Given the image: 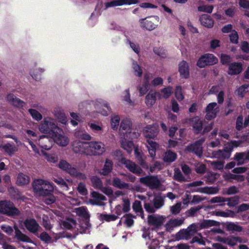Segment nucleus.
Returning a JSON list of instances; mask_svg holds the SVG:
<instances>
[{"instance_id": "nucleus-1", "label": "nucleus", "mask_w": 249, "mask_h": 249, "mask_svg": "<svg viewBox=\"0 0 249 249\" xmlns=\"http://www.w3.org/2000/svg\"><path fill=\"white\" fill-rule=\"evenodd\" d=\"M120 133L121 135V142L122 147L128 153H131L134 149L136 158L139 163L143 168L147 169L148 165L142 158V153L137 147H134L132 141L129 140L137 138L138 136L133 130L132 122L130 119L125 118L123 119L120 125Z\"/></svg>"}, {"instance_id": "nucleus-2", "label": "nucleus", "mask_w": 249, "mask_h": 249, "mask_svg": "<svg viewBox=\"0 0 249 249\" xmlns=\"http://www.w3.org/2000/svg\"><path fill=\"white\" fill-rule=\"evenodd\" d=\"M158 125L155 124L149 125L145 127L143 130L144 136L148 138L147 140L148 144L147 147L150 156L153 160L155 159L156 150L159 148V144L150 139L155 137L158 133Z\"/></svg>"}, {"instance_id": "nucleus-3", "label": "nucleus", "mask_w": 249, "mask_h": 249, "mask_svg": "<svg viewBox=\"0 0 249 249\" xmlns=\"http://www.w3.org/2000/svg\"><path fill=\"white\" fill-rule=\"evenodd\" d=\"M39 131L50 136H52L56 131V129H59L57 121L54 118L50 117H45L38 125Z\"/></svg>"}, {"instance_id": "nucleus-4", "label": "nucleus", "mask_w": 249, "mask_h": 249, "mask_svg": "<svg viewBox=\"0 0 249 249\" xmlns=\"http://www.w3.org/2000/svg\"><path fill=\"white\" fill-rule=\"evenodd\" d=\"M33 187L34 191L39 195H48L53 190L52 183L42 179L35 180Z\"/></svg>"}, {"instance_id": "nucleus-5", "label": "nucleus", "mask_w": 249, "mask_h": 249, "mask_svg": "<svg viewBox=\"0 0 249 249\" xmlns=\"http://www.w3.org/2000/svg\"><path fill=\"white\" fill-rule=\"evenodd\" d=\"M139 22L142 28L148 31H152L158 26L160 23V19L158 16H152L140 19Z\"/></svg>"}, {"instance_id": "nucleus-6", "label": "nucleus", "mask_w": 249, "mask_h": 249, "mask_svg": "<svg viewBox=\"0 0 249 249\" xmlns=\"http://www.w3.org/2000/svg\"><path fill=\"white\" fill-rule=\"evenodd\" d=\"M58 167L72 176L78 177L82 179L86 178V176L84 174L79 172L74 166L70 164L64 160H61L59 161Z\"/></svg>"}, {"instance_id": "nucleus-7", "label": "nucleus", "mask_w": 249, "mask_h": 249, "mask_svg": "<svg viewBox=\"0 0 249 249\" xmlns=\"http://www.w3.org/2000/svg\"><path fill=\"white\" fill-rule=\"evenodd\" d=\"M241 144L239 142L232 141L225 145L223 150H218L213 153V156L218 159H227L231 156V153L234 147H238Z\"/></svg>"}, {"instance_id": "nucleus-8", "label": "nucleus", "mask_w": 249, "mask_h": 249, "mask_svg": "<svg viewBox=\"0 0 249 249\" xmlns=\"http://www.w3.org/2000/svg\"><path fill=\"white\" fill-rule=\"evenodd\" d=\"M105 145L100 141L88 142V156H99L105 151Z\"/></svg>"}, {"instance_id": "nucleus-9", "label": "nucleus", "mask_w": 249, "mask_h": 249, "mask_svg": "<svg viewBox=\"0 0 249 249\" xmlns=\"http://www.w3.org/2000/svg\"><path fill=\"white\" fill-rule=\"evenodd\" d=\"M35 141L34 139L29 140V142L31 145L33 150L35 152L40 155L41 154L45 157L46 160L49 162L56 163L58 160V157L55 153H47L43 152L42 150H39V148L37 147L35 144L32 141Z\"/></svg>"}, {"instance_id": "nucleus-10", "label": "nucleus", "mask_w": 249, "mask_h": 249, "mask_svg": "<svg viewBox=\"0 0 249 249\" xmlns=\"http://www.w3.org/2000/svg\"><path fill=\"white\" fill-rule=\"evenodd\" d=\"M0 213L9 216H14L18 214L19 211L15 208L13 204L7 201L0 202Z\"/></svg>"}, {"instance_id": "nucleus-11", "label": "nucleus", "mask_w": 249, "mask_h": 249, "mask_svg": "<svg viewBox=\"0 0 249 249\" xmlns=\"http://www.w3.org/2000/svg\"><path fill=\"white\" fill-rule=\"evenodd\" d=\"M203 182L201 181H196L193 182L189 184L190 187H194V191L202 193L213 195L215 194L218 192V188L217 187H198L203 185Z\"/></svg>"}, {"instance_id": "nucleus-12", "label": "nucleus", "mask_w": 249, "mask_h": 249, "mask_svg": "<svg viewBox=\"0 0 249 249\" xmlns=\"http://www.w3.org/2000/svg\"><path fill=\"white\" fill-rule=\"evenodd\" d=\"M218 62L217 58L213 54L206 53L201 56L197 62L199 68H204L207 65H212Z\"/></svg>"}, {"instance_id": "nucleus-13", "label": "nucleus", "mask_w": 249, "mask_h": 249, "mask_svg": "<svg viewBox=\"0 0 249 249\" xmlns=\"http://www.w3.org/2000/svg\"><path fill=\"white\" fill-rule=\"evenodd\" d=\"M71 145L75 153L88 156V142L76 140L72 142Z\"/></svg>"}, {"instance_id": "nucleus-14", "label": "nucleus", "mask_w": 249, "mask_h": 249, "mask_svg": "<svg viewBox=\"0 0 249 249\" xmlns=\"http://www.w3.org/2000/svg\"><path fill=\"white\" fill-rule=\"evenodd\" d=\"M219 111V107L215 102L208 104L205 109L206 119L211 120L214 118Z\"/></svg>"}, {"instance_id": "nucleus-15", "label": "nucleus", "mask_w": 249, "mask_h": 249, "mask_svg": "<svg viewBox=\"0 0 249 249\" xmlns=\"http://www.w3.org/2000/svg\"><path fill=\"white\" fill-rule=\"evenodd\" d=\"M51 137L53 142L61 147H66L70 142V139L67 136L58 133L57 131Z\"/></svg>"}, {"instance_id": "nucleus-16", "label": "nucleus", "mask_w": 249, "mask_h": 249, "mask_svg": "<svg viewBox=\"0 0 249 249\" xmlns=\"http://www.w3.org/2000/svg\"><path fill=\"white\" fill-rule=\"evenodd\" d=\"M140 182L152 189H157L159 187L160 185V180L157 177L155 176L142 178H140Z\"/></svg>"}, {"instance_id": "nucleus-17", "label": "nucleus", "mask_w": 249, "mask_h": 249, "mask_svg": "<svg viewBox=\"0 0 249 249\" xmlns=\"http://www.w3.org/2000/svg\"><path fill=\"white\" fill-rule=\"evenodd\" d=\"M95 108L103 116H107L110 111V108L108 103L102 100L97 101L95 104Z\"/></svg>"}, {"instance_id": "nucleus-18", "label": "nucleus", "mask_w": 249, "mask_h": 249, "mask_svg": "<svg viewBox=\"0 0 249 249\" xmlns=\"http://www.w3.org/2000/svg\"><path fill=\"white\" fill-rule=\"evenodd\" d=\"M53 139L52 138H49L46 136H41L38 139V142L36 141V143L39 146L40 148L46 150H50L53 144Z\"/></svg>"}, {"instance_id": "nucleus-19", "label": "nucleus", "mask_w": 249, "mask_h": 249, "mask_svg": "<svg viewBox=\"0 0 249 249\" xmlns=\"http://www.w3.org/2000/svg\"><path fill=\"white\" fill-rule=\"evenodd\" d=\"M139 2V0H114L105 3L106 8L124 5H131Z\"/></svg>"}, {"instance_id": "nucleus-20", "label": "nucleus", "mask_w": 249, "mask_h": 249, "mask_svg": "<svg viewBox=\"0 0 249 249\" xmlns=\"http://www.w3.org/2000/svg\"><path fill=\"white\" fill-rule=\"evenodd\" d=\"M121 162L125 165V167L131 172L139 175L142 174V170L135 163L126 160L124 158L121 159Z\"/></svg>"}, {"instance_id": "nucleus-21", "label": "nucleus", "mask_w": 249, "mask_h": 249, "mask_svg": "<svg viewBox=\"0 0 249 249\" xmlns=\"http://www.w3.org/2000/svg\"><path fill=\"white\" fill-rule=\"evenodd\" d=\"M91 182L93 186L101 190V191L108 196H111L113 195V191L110 187H102V182L100 179L96 177H94L91 178Z\"/></svg>"}, {"instance_id": "nucleus-22", "label": "nucleus", "mask_w": 249, "mask_h": 249, "mask_svg": "<svg viewBox=\"0 0 249 249\" xmlns=\"http://www.w3.org/2000/svg\"><path fill=\"white\" fill-rule=\"evenodd\" d=\"M204 142V139L199 140L196 142L188 146L187 147V150L194 152L198 156L200 157L202 153L201 145Z\"/></svg>"}, {"instance_id": "nucleus-23", "label": "nucleus", "mask_w": 249, "mask_h": 249, "mask_svg": "<svg viewBox=\"0 0 249 249\" xmlns=\"http://www.w3.org/2000/svg\"><path fill=\"white\" fill-rule=\"evenodd\" d=\"M178 71L182 78H188L189 77V65L186 61L182 60L179 63Z\"/></svg>"}, {"instance_id": "nucleus-24", "label": "nucleus", "mask_w": 249, "mask_h": 249, "mask_svg": "<svg viewBox=\"0 0 249 249\" xmlns=\"http://www.w3.org/2000/svg\"><path fill=\"white\" fill-rule=\"evenodd\" d=\"M45 71V70L43 68L37 67L30 69L29 74L34 80L40 81L42 79V74Z\"/></svg>"}, {"instance_id": "nucleus-25", "label": "nucleus", "mask_w": 249, "mask_h": 249, "mask_svg": "<svg viewBox=\"0 0 249 249\" xmlns=\"http://www.w3.org/2000/svg\"><path fill=\"white\" fill-rule=\"evenodd\" d=\"M6 100L11 104L18 107H22L25 103L17 98L13 93H9L6 96Z\"/></svg>"}, {"instance_id": "nucleus-26", "label": "nucleus", "mask_w": 249, "mask_h": 249, "mask_svg": "<svg viewBox=\"0 0 249 249\" xmlns=\"http://www.w3.org/2000/svg\"><path fill=\"white\" fill-rule=\"evenodd\" d=\"M164 221V218L162 216L155 215L154 214L149 216L148 222L149 225L155 227L160 226Z\"/></svg>"}, {"instance_id": "nucleus-27", "label": "nucleus", "mask_w": 249, "mask_h": 249, "mask_svg": "<svg viewBox=\"0 0 249 249\" xmlns=\"http://www.w3.org/2000/svg\"><path fill=\"white\" fill-rule=\"evenodd\" d=\"M92 199H90L89 202L93 205H103V201L106 200V198L102 195L98 193L93 192L91 193Z\"/></svg>"}, {"instance_id": "nucleus-28", "label": "nucleus", "mask_w": 249, "mask_h": 249, "mask_svg": "<svg viewBox=\"0 0 249 249\" xmlns=\"http://www.w3.org/2000/svg\"><path fill=\"white\" fill-rule=\"evenodd\" d=\"M26 229L31 232L36 233L38 230L39 225L34 219H28L24 222Z\"/></svg>"}, {"instance_id": "nucleus-29", "label": "nucleus", "mask_w": 249, "mask_h": 249, "mask_svg": "<svg viewBox=\"0 0 249 249\" xmlns=\"http://www.w3.org/2000/svg\"><path fill=\"white\" fill-rule=\"evenodd\" d=\"M159 99L161 98V95L159 92H150L146 96L145 103L148 107H152L156 102V97Z\"/></svg>"}, {"instance_id": "nucleus-30", "label": "nucleus", "mask_w": 249, "mask_h": 249, "mask_svg": "<svg viewBox=\"0 0 249 249\" xmlns=\"http://www.w3.org/2000/svg\"><path fill=\"white\" fill-rule=\"evenodd\" d=\"M242 71V64L241 63H232L229 65L228 73L231 75L240 73Z\"/></svg>"}, {"instance_id": "nucleus-31", "label": "nucleus", "mask_w": 249, "mask_h": 249, "mask_svg": "<svg viewBox=\"0 0 249 249\" xmlns=\"http://www.w3.org/2000/svg\"><path fill=\"white\" fill-rule=\"evenodd\" d=\"M200 21L202 25L211 28L213 25V21L210 16L207 14H203L200 18Z\"/></svg>"}, {"instance_id": "nucleus-32", "label": "nucleus", "mask_w": 249, "mask_h": 249, "mask_svg": "<svg viewBox=\"0 0 249 249\" xmlns=\"http://www.w3.org/2000/svg\"><path fill=\"white\" fill-rule=\"evenodd\" d=\"M220 241L230 246H233L236 245L238 243L242 242L241 239L240 238L233 236H230L227 238H222Z\"/></svg>"}, {"instance_id": "nucleus-33", "label": "nucleus", "mask_w": 249, "mask_h": 249, "mask_svg": "<svg viewBox=\"0 0 249 249\" xmlns=\"http://www.w3.org/2000/svg\"><path fill=\"white\" fill-rule=\"evenodd\" d=\"M30 182V178L23 173L18 174L16 183L18 185L23 186L28 184Z\"/></svg>"}, {"instance_id": "nucleus-34", "label": "nucleus", "mask_w": 249, "mask_h": 249, "mask_svg": "<svg viewBox=\"0 0 249 249\" xmlns=\"http://www.w3.org/2000/svg\"><path fill=\"white\" fill-rule=\"evenodd\" d=\"M1 148L4 151L9 155H12L18 150V147L14 144L11 143H6L2 145Z\"/></svg>"}, {"instance_id": "nucleus-35", "label": "nucleus", "mask_w": 249, "mask_h": 249, "mask_svg": "<svg viewBox=\"0 0 249 249\" xmlns=\"http://www.w3.org/2000/svg\"><path fill=\"white\" fill-rule=\"evenodd\" d=\"M74 212L78 216L86 219H89V215L87 209L85 207H80L74 209Z\"/></svg>"}, {"instance_id": "nucleus-36", "label": "nucleus", "mask_w": 249, "mask_h": 249, "mask_svg": "<svg viewBox=\"0 0 249 249\" xmlns=\"http://www.w3.org/2000/svg\"><path fill=\"white\" fill-rule=\"evenodd\" d=\"M191 121L193 127L196 132H200L203 127L202 121L197 117L193 118Z\"/></svg>"}, {"instance_id": "nucleus-37", "label": "nucleus", "mask_w": 249, "mask_h": 249, "mask_svg": "<svg viewBox=\"0 0 249 249\" xmlns=\"http://www.w3.org/2000/svg\"><path fill=\"white\" fill-rule=\"evenodd\" d=\"M122 98L123 101L125 102L127 105L130 106H135V104L134 102L130 99V94L129 89H126L124 91L123 93Z\"/></svg>"}, {"instance_id": "nucleus-38", "label": "nucleus", "mask_w": 249, "mask_h": 249, "mask_svg": "<svg viewBox=\"0 0 249 249\" xmlns=\"http://www.w3.org/2000/svg\"><path fill=\"white\" fill-rule=\"evenodd\" d=\"M74 136L85 140L91 139V136L83 130L76 129L74 133Z\"/></svg>"}, {"instance_id": "nucleus-39", "label": "nucleus", "mask_w": 249, "mask_h": 249, "mask_svg": "<svg viewBox=\"0 0 249 249\" xmlns=\"http://www.w3.org/2000/svg\"><path fill=\"white\" fill-rule=\"evenodd\" d=\"M14 229L15 230L16 236L18 240L26 242H31L30 239L26 235L22 233L18 229L17 226H15Z\"/></svg>"}, {"instance_id": "nucleus-40", "label": "nucleus", "mask_w": 249, "mask_h": 249, "mask_svg": "<svg viewBox=\"0 0 249 249\" xmlns=\"http://www.w3.org/2000/svg\"><path fill=\"white\" fill-rule=\"evenodd\" d=\"M28 112L32 118L35 121L38 122L41 121L43 118L42 115L35 109L30 108L28 110Z\"/></svg>"}, {"instance_id": "nucleus-41", "label": "nucleus", "mask_w": 249, "mask_h": 249, "mask_svg": "<svg viewBox=\"0 0 249 249\" xmlns=\"http://www.w3.org/2000/svg\"><path fill=\"white\" fill-rule=\"evenodd\" d=\"M177 158V155L170 150L167 151L165 153L163 160L165 162H171L174 161Z\"/></svg>"}, {"instance_id": "nucleus-42", "label": "nucleus", "mask_w": 249, "mask_h": 249, "mask_svg": "<svg viewBox=\"0 0 249 249\" xmlns=\"http://www.w3.org/2000/svg\"><path fill=\"white\" fill-rule=\"evenodd\" d=\"M120 117L118 115H114L111 117L110 124L111 128L114 130H116L118 128L120 123Z\"/></svg>"}, {"instance_id": "nucleus-43", "label": "nucleus", "mask_w": 249, "mask_h": 249, "mask_svg": "<svg viewBox=\"0 0 249 249\" xmlns=\"http://www.w3.org/2000/svg\"><path fill=\"white\" fill-rule=\"evenodd\" d=\"M132 68L133 70L134 73L135 75L140 77L142 73V71L141 67L135 61H133L132 64Z\"/></svg>"}, {"instance_id": "nucleus-44", "label": "nucleus", "mask_w": 249, "mask_h": 249, "mask_svg": "<svg viewBox=\"0 0 249 249\" xmlns=\"http://www.w3.org/2000/svg\"><path fill=\"white\" fill-rule=\"evenodd\" d=\"M112 163L109 160H107L106 161L104 166L102 170L101 174L103 175H107L112 169Z\"/></svg>"}, {"instance_id": "nucleus-45", "label": "nucleus", "mask_w": 249, "mask_h": 249, "mask_svg": "<svg viewBox=\"0 0 249 249\" xmlns=\"http://www.w3.org/2000/svg\"><path fill=\"white\" fill-rule=\"evenodd\" d=\"M53 181L58 185L63 190L68 191L69 187L65 181L61 178H53Z\"/></svg>"}, {"instance_id": "nucleus-46", "label": "nucleus", "mask_w": 249, "mask_h": 249, "mask_svg": "<svg viewBox=\"0 0 249 249\" xmlns=\"http://www.w3.org/2000/svg\"><path fill=\"white\" fill-rule=\"evenodd\" d=\"M100 218L102 221L108 222L116 220L118 218V216L114 214H102L100 216Z\"/></svg>"}, {"instance_id": "nucleus-47", "label": "nucleus", "mask_w": 249, "mask_h": 249, "mask_svg": "<svg viewBox=\"0 0 249 249\" xmlns=\"http://www.w3.org/2000/svg\"><path fill=\"white\" fill-rule=\"evenodd\" d=\"M226 228L229 231H241L242 228L233 223H227L225 225Z\"/></svg>"}, {"instance_id": "nucleus-48", "label": "nucleus", "mask_w": 249, "mask_h": 249, "mask_svg": "<svg viewBox=\"0 0 249 249\" xmlns=\"http://www.w3.org/2000/svg\"><path fill=\"white\" fill-rule=\"evenodd\" d=\"M133 218H135V217H133L130 214H126L123 217V218H122V220L124 221V222L126 226L130 227L133 225Z\"/></svg>"}, {"instance_id": "nucleus-49", "label": "nucleus", "mask_w": 249, "mask_h": 249, "mask_svg": "<svg viewBox=\"0 0 249 249\" xmlns=\"http://www.w3.org/2000/svg\"><path fill=\"white\" fill-rule=\"evenodd\" d=\"M133 209L136 213H141V216L142 218H143V214L142 213V209L141 204V202L139 201L136 200L133 204Z\"/></svg>"}, {"instance_id": "nucleus-50", "label": "nucleus", "mask_w": 249, "mask_h": 249, "mask_svg": "<svg viewBox=\"0 0 249 249\" xmlns=\"http://www.w3.org/2000/svg\"><path fill=\"white\" fill-rule=\"evenodd\" d=\"M112 185L119 188H125L128 187V184L122 182L119 178H116L113 179Z\"/></svg>"}, {"instance_id": "nucleus-51", "label": "nucleus", "mask_w": 249, "mask_h": 249, "mask_svg": "<svg viewBox=\"0 0 249 249\" xmlns=\"http://www.w3.org/2000/svg\"><path fill=\"white\" fill-rule=\"evenodd\" d=\"M62 225L64 228L67 229H71L75 226V221L72 219L68 218L63 221Z\"/></svg>"}, {"instance_id": "nucleus-52", "label": "nucleus", "mask_w": 249, "mask_h": 249, "mask_svg": "<svg viewBox=\"0 0 249 249\" xmlns=\"http://www.w3.org/2000/svg\"><path fill=\"white\" fill-rule=\"evenodd\" d=\"M244 153H237L235 156V160L238 162V165L242 164L247 160Z\"/></svg>"}, {"instance_id": "nucleus-53", "label": "nucleus", "mask_w": 249, "mask_h": 249, "mask_svg": "<svg viewBox=\"0 0 249 249\" xmlns=\"http://www.w3.org/2000/svg\"><path fill=\"white\" fill-rule=\"evenodd\" d=\"M213 7L210 5H202L198 7V10L200 12H205L211 13L213 10Z\"/></svg>"}, {"instance_id": "nucleus-54", "label": "nucleus", "mask_w": 249, "mask_h": 249, "mask_svg": "<svg viewBox=\"0 0 249 249\" xmlns=\"http://www.w3.org/2000/svg\"><path fill=\"white\" fill-rule=\"evenodd\" d=\"M175 95L177 99L179 101H182L184 99V95L181 87L178 86L176 87Z\"/></svg>"}, {"instance_id": "nucleus-55", "label": "nucleus", "mask_w": 249, "mask_h": 249, "mask_svg": "<svg viewBox=\"0 0 249 249\" xmlns=\"http://www.w3.org/2000/svg\"><path fill=\"white\" fill-rule=\"evenodd\" d=\"M91 129L94 132L101 133L103 131V127L95 123H90L89 124Z\"/></svg>"}, {"instance_id": "nucleus-56", "label": "nucleus", "mask_w": 249, "mask_h": 249, "mask_svg": "<svg viewBox=\"0 0 249 249\" xmlns=\"http://www.w3.org/2000/svg\"><path fill=\"white\" fill-rule=\"evenodd\" d=\"M172 91L173 89L172 87H168L165 88L161 90L162 95L161 96L164 98H168L171 95Z\"/></svg>"}, {"instance_id": "nucleus-57", "label": "nucleus", "mask_w": 249, "mask_h": 249, "mask_svg": "<svg viewBox=\"0 0 249 249\" xmlns=\"http://www.w3.org/2000/svg\"><path fill=\"white\" fill-rule=\"evenodd\" d=\"M150 84L144 83L139 88L140 96L144 95L149 89Z\"/></svg>"}, {"instance_id": "nucleus-58", "label": "nucleus", "mask_w": 249, "mask_h": 249, "mask_svg": "<svg viewBox=\"0 0 249 249\" xmlns=\"http://www.w3.org/2000/svg\"><path fill=\"white\" fill-rule=\"evenodd\" d=\"M80 227L82 230L80 232H86L87 230L90 227V224L89 222V219H86L83 220V223H81Z\"/></svg>"}, {"instance_id": "nucleus-59", "label": "nucleus", "mask_w": 249, "mask_h": 249, "mask_svg": "<svg viewBox=\"0 0 249 249\" xmlns=\"http://www.w3.org/2000/svg\"><path fill=\"white\" fill-rule=\"evenodd\" d=\"M3 137L10 138L14 139L17 144L19 142L16 138L10 134H4L0 131V148L2 146L3 143Z\"/></svg>"}, {"instance_id": "nucleus-60", "label": "nucleus", "mask_w": 249, "mask_h": 249, "mask_svg": "<svg viewBox=\"0 0 249 249\" xmlns=\"http://www.w3.org/2000/svg\"><path fill=\"white\" fill-rule=\"evenodd\" d=\"M227 201H228V205L230 207H233L238 204L239 202V197L236 196L227 200Z\"/></svg>"}, {"instance_id": "nucleus-61", "label": "nucleus", "mask_w": 249, "mask_h": 249, "mask_svg": "<svg viewBox=\"0 0 249 249\" xmlns=\"http://www.w3.org/2000/svg\"><path fill=\"white\" fill-rule=\"evenodd\" d=\"M44 196L45 197L44 198V201L47 204H51L53 203L55 200V197L52 195H50L49 194L48 195H45Z\"/></svg>"}, {"instance_id": "nucleus-62", "label": "nucleus", "mask_w": 249, "mask_h": 249, "mask_svg": "<svg viewBox=\"0 0 249 249\" xmlns=\"http://www.w3.org/2000/svg\"><path fill=\"white\" fill-rule=\"evenodd\" d=\"M181 203H177L176 205L172 206L170 211L173 214H177L179 213L181 210Z\"/></svg>"}, {"instance_id": "nucleus-63", "label": "nucleus", "mask_w": 249, "mask_h": 249, "mask_svg": "<svg viewBox=\"0 0 249 249\" xmlns=\"http://www.w3.org/2000/svg\"><path fill=\"white\" fill-rule=\"evenodd\" d=\"M163 205V199L161 196H156L154 199V206L156 208H160Z\"/></svg>"}, {"instance_id": "nucleus-64", "label": "nucleus", "mask_w": 249, "mask_h": 249, "mask_svg": "<svg viewBox=\"0 0 249 249\" xmlns=\"http://www.w3.org/2000/svg\"><path fill=\"white\" fill-rule=\"evenodd\" d=\"M230 38L231 41L233 43L236 44L238 43V35L237 33L235 31H232L231 34L230 36Z\"/></svg>"}]
</instances>
